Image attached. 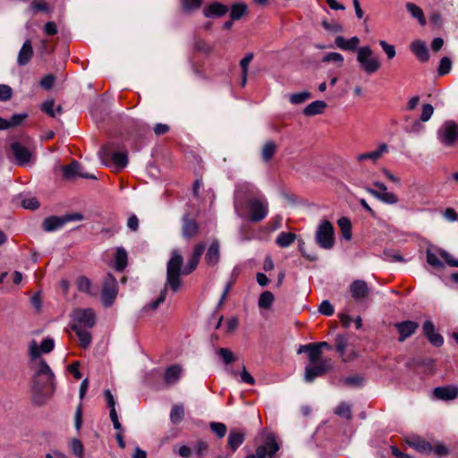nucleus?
<instances>
[{
    "label": "nucleus",
    "instance_id": "72a5a7b5",
    "mask_svg": "<svg viewBox=\"0 0 458 458\" xmlns=\"http://www.w3.org/2000/svg\"><path fill=\"white\" fill-rule=\"evenodd\" d=\"M182 373V368L178 365H173L166 369L165 372V381L168 385H174L178 382Z\"/></svg>",
    "mask_w": 458,
    "mask_h": 458
},
{
    "label": "nucleus",
    "instance_id": "9b49d317",
    "mask_svg": "<svg viewBox=\"0 0 458 458\" xmlns=\"http://www.w3.org/2000/svg\"><path fill=\"white\" fill-rule=\"evenodd\" d=\"M458 137V127L454 121H446L437 131V139L446 147L454 144Z\"/></svg>",
    "mask_w": 458,
    "mask_h": 458
},
{
    "label": "nucleus",
    "instance_id": "e433bc0d",
    "mask_svg": "<svg viewBox=\"0 0 458 458\" xmlns=\"http://www.w3.org/2000/svg\"><path fill=\"white\" fill-rule=\"evenodd\" d=\"M295 239V233L281 232L276 239V243L281 248H287L293 243Z\"/></svg>",
    "mask_w": 458,
    "mask_h": 458
},
{
    "label": "nucleus",
    "instance_id": "2f4dec72",
    "mask_svg": "<svg viewBox=\"0 0 458 458\" xmlns=\"http://www.w3.org/2000/svg\"><path fill=\"white\" fill-rule=\"evenodd\" d=\"M245 434L238 430H231L227 438V445L233 451L235 452L240 445L244 442Z\"/></svg>",
    "mask_w": 458,
    "mask_h": 458
},
{
    "label": "nucleus",
    "instance_id": "4c0bfd02",
    "mask_svg": "<svg viewBox=\"0 0 458 458\" xmlns=\"http://www.w3.org/2000/svg\"><path fill=\"white\" fill-rule=\"evenodd\" d=\"M127 251L123 247H118L114 256L115 268L118 271H123L127 266Z\"/></svg>",
    "mask_w": 458,
    "mask_h": 458
},
{
    "label": "nucleus",
    "instance_id": "7ed1b4c3",
    "mask_svg": "<svg viewBox=\"0 0 458 458\" xmlns=\"http://www.w3.org/2000/svg\"><path fill=\"white\" fill-rule=\"evenodd\" d=\"M357 62L367 74H373L381 67L379 58L374 55L369 46H364L358 49Z\"/></svg>",
    "mask_w": 458,
    "mask_h": 458
},
{
    "label": "nucleus",
    "instance_id": "6ab92c4d",
    "mask_svg": "<svg viewBox=\"0 0 458 458\" xmlns=\"http://www.w3.org/2000/svg\"><path fill=\"white\" fill-rule=\"evenodd\" d=\"M398 334V341L403 342L408 337L411 336L419 328V324L415 321L406 320L394 325Z\"/></svg>",
    "mask_w": 458,
    "mask_h": 458
},
{
    "label": "nucleus",
    "instance_id": "ddd939ff",
    "mask_svg": "<svg viewBox=\"0 0 458 458\" xmlns=\"http://www.w3.org/2000/svg\"><path fill=\"white\" fill-rule=\"evenodd\" d=\"M279 450V445L274 435H268L266 443L259 445L255 454L248 455L246 458H274Z\"/></svg>",
    "mask_w": 458,
    "mask_h": 458
},
{
    "label": "nucleus",
    "instance_id": "f3484780",
    "mask_svg": "<svg viewBox=\"0 0 458 458\" xmlns=\"http://www.w3.org/2000/svg\"><path fill=\"white\" fill-rule=\"evenodd\" d=\"M75 324L85 326L86 327H92L96 323L95 313L91 309H77L73 311L72 315Z\"/></svg>",
    "mask_w": 458,
    "mask_h": 458
},
{
    "label": "nucleus",
    "instance_id": "5fc2aeb1",
    "mask_svg": "<svg viewBox=\"0 0 458 458\" xmlns=\"http://www.w3.org/2000/svg\"><path fill=\"white\" fill-rule=\"evenodd\" d=\"M322 62L323 63L334 62V63H338L340 65H342L344 63V56L339 53L331 52V53H328L326 55H324Z\"/></svg>",
    "mask_w": 458,
    "mask_h": 458
},
{
    "label": "nucleus",
    "instance_id": "8fccbe9b",
    "mask_svg": "<svg viewBox=\"0 0 458 458\" xmlns=\"http://www.w3.org/2000/svg\"><path fill=\"white\" fill-rule=\"evenodd\" d=\"M21 205L25 209L35 210L39 207V202L35 197H25L21 199Z\"/></svg>",
    "mask_w": 458,
    "mask_h": 458
},
{
    "label": "nucleus",
    "instance_id": "7c9ffc66",
    "mask_svg": "<svg viewBox=\"0 0 458 458\" xmlns=\"http://www.w3.org/2000/svg\"><path fill=\"white\" fill-rule=\"evenodd\" d=\"M411 50L420 62H427L429 58L428 47L426 44L420 40L412 42Z\"/></svg>",
    "mask_w": 458,
    "mask_h": 458
},
{
    "label": "nucleus",
    "instance_id": "9d476101",
    "mask_svg": "<svg viewBox=\"0 0 458 458\" xmlns=\"http://www.w3.org/2000/svg\"><path fill=\"white\" fill-rule=\"evenodd\" d=\"M258 190L255 186L248 182H238L234 191V208L239 214L240 208L243 206L245 199L254 196Z\"/></svg>",
    "mask_w": 458,
    "mask_h": 458
},
{
    "label": "nucleus",
    "instance_id": "6e6d98bb",
    "mask_svg": "<svg viewBox=\"0 0 458 458\" xmlns=\"http://www.w3.org/2000/svg\"><path fill=\"white\" fill-rule=\"evenodd\" d=\"M434 113V107L430 104H424L422 106L421 114L420 117V122H428Z\"/></svg>",
    "mask_w": 458,
    "mask_h": 458
},
{
    "label": "nucleus",
    "instance_id": "09e8293b",
    "mask_svg": "<svg viewBox=\"0 0 458 458\" xmlns=\"http://www.w3.org/2000/svg\"><path fill=\"white\" fill-rule=\"evenodd\" d=\"M72 451L79 458H84V446L81 440L73 438L71 443Z\"/></svg>",
    "mask_w": 458,
    "mask_h": 458
},
{
    "label": "nucleus",
    "instance_id": "338daca9",
    "mask_svg": "<svg viewBox=\"0 0 458 458\" xmlns=\"http://www.w3.org/2000/svg\"><path fill=\"white\" fill-rule=\"evenodd\" d=\"M385 259L390 262H403L404 259L398 253L394 250H386L384 251Z\"/></svg>",
    "mask_w": 458,
    "mask_h": 458
},
{
    "label": "nucleus",
    "instance_id": "680f3d73",
    "mask_svg": "<svg viewBox=\"0 0 458 458\" xmlns=\"http://www.w3.org/2000/svg\"><path fill=\"white\" fill-rule=\"evenodd\" d=\"M318 311L323 315L331 316L334 314L335 310H334L333 305L330 303V301L327 300H325L319 305Z\"/></svg>",
    "mask_w": 458,
    "mask_h": 458
},
{
    "label": "nucleus",
    "instance_id": "f257e3e1",
    "mask_svg": "<svg viewBox=\"0 0 458 458\" xmlns=\"http://www.w3.org/2000/svg\"><path fill=\"white\" fill-rule=\"evenodd\" d=\"M205 249L206 244L203 242L194 244L192 252L189 256L187 263L183 267V257L181 251L178 249H174L171 251L170 259L166 264V279L164 288L156 300L142 308L141 312L145 313L148 310H156L160 304L165 301L168 288L174 293H176L182 285L181 276L190 275L197 268Z\"/></svg>",
    "mask_w": 458,
    "mask_h": 458
},
{
    "label": "nucleus",
    "instance_id": "aec40b11",
    "mask_svg": "<svg viewBox=\"0 0 458 458\" xmlns=\"http://www.w3.org/2000/svg\"><path fill=\"white\" fill-rule=\"evenodd\" d=\"M368 284L363 280H354L350 284V293L356 301L365 300L369 294Z\"/></svg>",
    "mask_w": 458,
    "mask_h": 458
},
{
    "label": "nucleus",
    "instance_id": "f03ea898",
    "mask_svg": "<svg viewBox=\"0 0 458 458\" xmlns=\"http://www.w3.org/2000/svg\"><path fill=\"white\" fill-rule=\"evenodd\" d=\"M55 387V374L46 360L40 359L32 377V391L36 394H52Z\"/></svg>",
    "mask_w": 458,
    "mask_h": 458
},
{
    "label": "nucleus",
    "instance_id": "473e14b6",
    "mask_svg": "<svg viewBox=\"0 0 458 458\" xmlns=\"http://www.w3.org/2000/svg\"><path fill=\"white\" fill-rule=\"evenodd\" d=\"M327 107V103L323 100H316L309 104L304 109L303 114L306 116H313L322 114Z\"/></svg>",
    "mask_w": 458,
    "mask_h": 458
},
{
    "label": "nucleus",
    "instance_id": "6e6552de",
    "mask_svg": "<svg viewBox=\"0 0 458 458\" xmlns=\"http://www.w3.org/2000/svg\"><path fill=\"white\" fill-rule=\"evenodd\" d=\"M83 216L81 213L65 214L63 216H51L44 219L42 227L46 232H53L62 228L66 223L81 221Z\"/></svg>",
    "mask_w": 458,
    "mask_h": 458
},
{
    "label": "nucleus",
    "instance_id": "412c9836",
    "mask_svg": "<svg viewBox=\"0 0 458 458\" xmlns=\"http://www.w3.org/2000/svg\"><path fill=\"white\" fill-rule=\"evenodd\" d=\"M388 152V145L386 143H381L377 147V149L361 153L357 156V161L363 162L365 160H370L372 163H376L385 154Z\"/></svg>",
    "mask_w": 458,
    "mask_h": 458
},
{
    "label": "nucleus",
    "instance_id": "20e7f679",
    "mask_svg": "<svg viewBox=\"0 0 458 458\" xmlns=\"http://www.w3.org/2000/svg\"><path fill=\"white\" fill-rule=\"evenodd\" d=\"M315 242L322 249L330 250L335 244V229L331 222L323 220L318 225L316 233Z\"/></svg>",
    "mask_w": 458,
    "mask_h": 458
},
{
    "label": "nucleus",
    "instance_id": "e2e57ef3",
    "mask_svg": "<svg viewBox=\"0 0 458 458\" xmlns=\"http://www.w3.org/2000/svg\"><path fill=\"white\" fill-rule=\"evenodd\" d=\"M13 96V89L10 86L0 84V101H7Z\"/></svg>",
    "mask_w": 458,
    "mask_h": 458
},
{
    "label": "nucleus",
    "instance_id": "37998d69",
    "mask_svg": "<svg viewBox=\"0 0 458 458\" xmlns=\"http://www.w3.org/2000/svg\"><path fill=\"white\" fill-rule=\"evenodd\" d=\"M275 301L274 294L269 291L263 292L259 299V307L261 309H269Z\"/></svg>",
    "mask_w": 458,
    "mask_h": 458
},
{
    "label": "nucleus",
    "instance_id": "0e129e2a",
    "mask_svg": "<svg viewBox=\"0 0 458 458\" xmlns=\"http://www.w3.org/2000/svg\"><path fill=\"white\" fill-rule=\"evenodd\" d=\"M344 383L350 386H360L363 383V377L359 375L351 376L345 377Z\"/></svg>",
    "mask_w": 458,
    "mask_h": 458
},
{
    "label": "nucleus",
    "instance_id": "a18cd8bd",
    "mask_svg": "<svg viewBox=\"0 0 458 458\" xmlns=\"http://www.w3.org/2000/svg\"><path fill=\"white\" fill-rule=\"evenodd\" d=\"M323 28L331 33H339L344 31V27L338 21H327L326 20L321 22Z\"/></svg>",
    "mask_w": 458,
    "mask_h": 458
},
{
    "label": "nucleus",
    "instance_id": "49530a36",
    "mask_svg": "<svg viewBox=\"0 0 458 458\" xmlns=\"http://www.w3.org/2000/svg\"><path fill=\"white\" fill-rule=\"evenodd\" d=\"M335 414L345 418L346 420L352 419V410L351 406L346 403H340L335 409Z\"/></svg>",
    "mask_w": 458,
    "mask_h": 458
},
{
    "label": "nucleus",
    "instance_id": "f704fd0d",
    "mask_svg": "<svg viewBox=\"0 0 458 458\" xmlns=\"http://www.w3.org/2000/svg\"><path fill=\"white\" fill-rule=\"evenodd\" d=\"M409 445L416 451L422 454H430L432 452V445L429 442L416 437L408 442Z\"/></svg>",
    "mask_w": 458,
    "mask_h": 458
},
{
    "label": "nucleus",
    "instance_id": "c756f323",
    "mask_svg": "<svg viewBox=\"0 0 458 458\" xmlns=\"http://www.w3.org/2000/svg\"><path fill=\"white\" fill-rule=\"evenodd\" d=\"M71 329L75 332L76 335L79 338L80 345L87 349L92 341V336L89 331L83 329L80 325L78 324H72L71 326Z\"/></svg>",
    "mask_w": 458,
    "mask_h": 458
},
{
    "label": "nucleus",
    "instance_id": "423d86ee",
    "mask_svg": "<svg viewBox=\"0 0 458 458\" xmlns=\"http://www.w3.org/2000/svg\"><path fill=\"white\" fill-rule=\"evenodd\" d=\"M426 256L428 264L435 268H444L445 267L439 257L442 258L449 267H458V259H454L451 254L443 249H428L426 251Z\"/></svg>",
    "mask_w": 458,
    "mask_h": 458
},
{
    "label": "nucleus",
    "instance_id": "0eeeda50",
    "mask_svg": "<svg viewBox=\"0 0 458 458\" xmlns=\"http://www.w3.org/2000/svg\"><path fill=\"white\" fill-rule=\"evenodd\" d=\"M118 294V284L114 276L107 274L103 280V286L101 292V302L108 308L111 307Z\"/></svg>",
    "mask_w": 458,
    "mask_h": 458
},
{
    "label": "nucleus",
    "instance_id": "b1692460",
    "mask_svg": "<svg viewBox=\"0 0 458 458\" xmlns=\"http://www.w3.org/2000/svg\"><path fill=\"white\" fill-rule=\"evenodd\" d=\"M34 54L30 39H27L18 53L17 64L20 66H25L29 64Z\"/></svg>",
    "mask_w": 458,
    "mask_h": 458
},
{
    "label": "nucleus",
    "instance_id": "3c124183",
    "mask_svg": "<svg viewBox=\"0 0 458 458\" xmlns=\"http://www.w3.org/2000/svg\"><path fill=\"white\" fill-rule=\"evenodd\" d=\"M451 68H452L451 59L449 57L445 56L440 60L438 70H437L438 74L441 76L445 75L450 72Z\"/></svg>",
    "mask_w": 458,
    "mask_h": 458
},
{
    "label": "nucleus",
    "instance_id": "a211bd4d",
    "mask_svg": "<svg viewBox=\"0 0 458 458\" xmlns=\"http://www.w3.org/2000/svg\"><path fill=\"white\" fill-rule=\"evenodd\" d=\"M11 149L18 165H24L30 162L31 152L20 142L12 143Z\"/></svg>",
    "mask_w": 458,
    "mask_h": 458
},
{
    "label": "nucleus",
    "instance_id": "79ce46f5",
    "mask_svg": "<svg viewBox=\"0 0 458 458\" xmlns=\"http://www.w3.org/2000/svg\"><path fill=\"white\" fill-rule=\"evenodd\" d=\"M337 224L342 231L343 237L347 241H350L352 238V224L349 218L341 217Z\"/></svg>",
    "mask_w": 458,
    "mask_h": 458
},
{
    "label": "nucleus",
    "instance_id": "bf43d9fd",
    "mask_svg": "<svg viewBox=\"0 0 458 458\" xmlns=\"http://www.w3.org/2000/svg\"><path fill=\"white\" fill-rule=\"evenodd\" d=\"M218 354L225 364H229L235 360L233 353L226 348H220L218 350Z\"/></svg>",
    "mask_w": 458,
    "mask_h": 458
},
{
    "label": "nucleus",
    "instance_id": "4d7b16f0",
    "mask_svg": "<svg viewBox=\"0 0 458 458\" xmlns=\"http://www.w3.org/2000/svg\"><path fill=\"white\" fill-rule=\"evenodd\" d=\"M348 345L347 338L343 335H337L335 338L336 351L343 356Z\"/></svg>",
    "mask_w": 458,
    "mask_h": 458
},
{
    "label": "nucleus",
    "instance_id": "c85d7f7f",
    "mask_svg": "<svg viewBox=\"0 0 458 458\" xmlns=\"http://www.w3.org/2000/svg\"><path fill=\"white\" fill-rule=\"evenodd\" d=\"M78 291L84 293L89 296L96 297L98 295V287L93 286L90 280L86 276H80L76 281Z\"/></svg>",
    "mask_w": 458,
    "mask_h": 458
},
{
    "label": "nucleus",
    "instance_id": "603ef678",
    "mask_svg": "<svg viewBox=\"0 0 458 458\" xmlns=\"http://www.w3.org/2000/svg\"><path fill=\"white\" fill-rule=\"evenodd\" d=\"M27 116L28 114L26 113L12 115L11 118L7 120L8 129L20 125Z\"/></svg>",
    "mask_w": 458,
    "mask_h": 458
},
{
    "label": "nucleus",
    "instance_id": "4468645a",
    "mask_svg": "<svg viewBox=\"0 0 458 458\" xmlns=\"http://www.w3.org/2000/svg\"><path fill=\"white\" fill-rule=\"evenodd\" d=\"M55 348V341L53 338L47 337L42 340L40 346H38L36 340L30 341L29 344V356L30 360L38 359L41 353H49Z\"/></svg>",
    "mask_w": 458,
    "mask_h": 458
},
{
    "label": "nucleus",
    "instance_id": "2eb2a0df",
    "mask_svg": "<svg viewBox=\"0 0 458 458\" xmlns=\"http://www.w3.org/2000/svg\"><path fill=\"white\" fill-rule=\"evenodd\" d=\"M199 232V223L191 218L189 213L184 214L182 218V236L186 240H191L198 236Z\"/></svg>",
    "mask_w": 458,
    "mask_h": 458
},
{
    "label": "nucleus",
    "instance_id": "774afa93",
    "mask_svg": "<svg viewBox=\"0 0 458 458\" xmlns=\"http://www.w3.org/2000/svg\"><path fill=\"white\" fill-rule=\"evenodd\" d=\"M432 451H434L437 456H445L449 454L448 447L442 443H437L432 446Z\"/></svg>",
    "mask_w": 458,
    "mask_h": 458
},
{
    "label": "nucleus",
    "instance_id": "864d4df0",
    "mask_svg": "<svg viewBox=\"0 0 458 458\" xmlns=\"http://www.w3.org/2000/svg\"><path fill=\"white\" fill-rule=\"evenodd\" d=\"M210 428L218 437L222 438L226 434V426L221 422H211Z\"/></svg>",
    "mask_w": 458,
    "mask_h": 458
},
{
    "label": "nucleus",
    "instance_id": "393cba45",
    "mask_svg": "<svg viewBox=\"0 0 458 458\" xmlns=\"http://www.w3.org/2000/svg\"><path fill=\"white\" fill-rule=\"evenodd\" d=\"M307 352L309 356L310 364L318 363L322 357V351L314 343L301 345L298 353Z\"/></svg>",
    "mask_w": 458,
    "mask_h": 458
},
{
    "label": "nucleus",
    "instance_id": "a19ab883",
    "mask_svg": "<svg viewBox=\"0 0 458 458\" xmlns=\"http://www.w3.org/2000/svg\"><path fill=\"white\" fill-rule=\"evenodd\" d=\"M276 150V145L273 140L267 141L261 149V157L265 162L272 159Z\"/></svg>",
    "mask_w": 458,
    "mask_h": 458
},
{
    "label": "nucleus",
    "instance_id": "1a4fd4ad",
    "mask_svg": "<svg viewBox=\"0 0 458 458\" xmlns=\"http://www.w3.org/2000/svg\"><path fill=\"white\" fill-rule=\"evenodd\" d=\"M248 208L250 210V220L252 222H259L267 216L268 204L264 197L250 198Z\"/></svg>",
    "mask_w": 458,
    "mask_h": 458
},
{
    "label": "nucleus",
    "instance_id": "5701e85b",
    "mask_svg": "<svg viewBox=\"0 0 458 458\" xmlns=\"http://www.w3.org/2000/svg\"><path fill=\"white\" fill-rule=\"evenodd\" d=\"M433 394L437 399L450 401L458 396V387L453 386H438L434 389Z\"/></svg>",
    "mask_w": 458,
    "mask_h": 458
},
{
    "label": "nucleus",
    "instance_id": "cd10ccee",
    "mask_svg": "<svg viewBox=\"0 0 458 458\" xmlns=\"http://www.w3.org/2000/svg\"><path fill=\"white\" fill-rule=\"evenodd\" d=\"M228 12V7L221 3L215 2L203 10V13L207 18L222 17Z\"/></svg>",
    "mask_w": 458,
    "mask_h": 458
},
{
    "label": "nucleus",
    "instance_id": "bb28decb",
    "mask_svg": "<svg viewBox=\"0 0 458 458\" xmlns=\"http://www.w3.org/2000/svg\"><path fill=\"white\" fill-rule=\"evenodd\" d=\"M365 190L371 196H373L377 199H378L386 204L394 205L399 201L398 197L393 192H389V191L380 192V191H377L376 189H373L370 187H366Z\"/></svg>",
    "mask_w": 458,
    "mask_h": 458
},
{
    "label": "nucleus",
    "instance_id": "de8ad7c7",
    "mask_svg": "<svg viewBox=\"0 0 458 458\" xmlns=\"http://www.w3.org/2000/svg\"><path fill=\"white\" fill-rule=\"evenodd\" d=\"M182 9L186 13L192 12L200 7L202 0H181Z\"/></svg>",
    "mask_w": 458,
    "mask_h": 458
},
{
    "label": "nucleus",
    "instance_id": "f8f14e48",
    "mask_svg": "<svg viewBox=\"0 0 458 458\" xmlns=\"http://www.w3.org/2000/svg\"><path fill=\"white\" fill-rule=\"evenodd\" d=\"M332 369L330 359H325L318 363L309 364L305 368L304 380L308 383L314 381L318 377L325 375Z\"/></svg>",
    "mask_w": 458,
    "mask_h": 458
},
{
    "label": "nucleus",
    "instance_id": "052dcab7",
    "mask_svg": "<svg viewBox=\"0 0 458 458\" xmlns=\"http://www.w3.org/2000/svg\"><path fill=\"white\" fill-rule=\"evenodd\" d=\"M194 48L195 50L205 54H208L213 50V47L203 39H198L195 42Z\"/></svg>",
    "mask_w": 458,
    "mask_h": 458
},
{
    "label": "nucleus",
    "instance_id": "13d9d810",
    "mask_svg": "<svg viewBox=\"0 0 458 458\" xmlns=\"http://www.w3.org/2000/svg\"><path fill=\"white\" fill-rule=\"evenodd\" d=\"M379 45L386 53L388 59H393L395 56L396 52L394 46L388 44L385 40H380Z\"/></svg>",
    "mask_w": 458,
    "mask_h": 458
},
{
    "label": "nucleus",
    "instance_id": "c03bdc74",
    "mask_svg": "<svg viewBox=\"0 0 458 458\" xmlns=\"http://www.w3.org/2000/svg\"><path fill=\"white\" fill-rule=\"evenodd\" d=\"M311 98V94L309 91H301L298 93L292 94L289 97V100L293 105H300L304 103L306 100Z\"/></svg>",
    "mask_w": 458,
    "mask_h": 458
},
{
    "label": "nucleus",
    "instance_id": "a878e982",
    "mask_svg": "<svg viewBox=\"0 0 458 458\" xmlns=\"http://www.w3.org/2000/svg\"><path fill=\"white\" fill-rule=\"evenodd\" d=\"M335 46L344 51H356L358 53V45L360 44V38L357 36L345 39L342 36H338L335 39Z\"/></svg>",
    "mask_w": 458,
    "mask_h": 458
},
{
    "label": "nucleus",
    "instance_id": "69168bd1",
    "mask_svg": "<svg viewBox=\"0 0 458 458\" xmlns=\"http://www.w3.org/2000/svg\"><path fill=\"white\" fill-rule=\"evenodd\" d=\"M41 110L51 117L55 116V101L47 100L42 104Z\"/></svg>",
    "mask_w": 458,
    "mask_h": 458
},
{
    "label": "nucleus",
    "instance_id": "dca6fc26",
    "mask_svg": "<svg viewBox=\"0 0 458 458\" xmlns=\"http://www.w3.org/2000/svg\"><path fill=\"white\" fill-rule=\"evenodd\" d=\"M63 175L66 180H74L77 177L87 179H97V176L91 174L83 173L79 162L72 161L71 164L63 166Z\"/></svg>",
    "mask_w": 458,
    "mask_h": 458
},
{
    "label": "nucleus",
    "instance_id": "58836bf2",
    "mask_svg": "<svg viewBox=\"0 0 458 458\" xmlns=\"http://www.w3.org/2000/svg\"><path fill=\"white\" fill-rule=\"evenodd\" d=\"M184 418V407L182 404H174L170 412V420L174 425H178Z\"/></svg>",
    "mask_w": 458,
    "mask_h": 458
},
{
    "label": "nucleus",
    "instance_id": "4be33fe9",
    "mask_svg": "<svg viewBox=\"0 0 458 458\" xmlns=\"http://www.w3.org/2000/svg\"><path fill=\"white\" fill-rule=\"evenodd\" d=\"M220 243L217 239H214L208 248L205 255V261L210 267H215L220 260Z\"/></svg>",
    "mask_w": 458,
    "mask_h": 458
},
{
    "label": "nucleus",
    "instance_id": "39448f33",
    "mask_svg": "<svg viewBox=\"0 0 458 458\" xmlns=\"http://www.w3.org/2000/svg\"><path fill=\"white\" fill-rule=\"evenodd\" d=\"M98 157L106 165H113L115 169L124 168L128 164V155L126 151H116L111 154L109 146H103L98 151Z\"/></svg>",
    "mask_w": 458,
    "mask_h": 458
},
{
    "label": "nucleus",
    "instance_id": "c9c22d12",
    "mask_svg": "<svg viewBox=\"0 0 458 458\" xmlns=\"http://www.w3.org/2000/svg\"><path fill=\"white\" fill-rule=\"evenodd\" d=\"M405 6H406V10L408 11V13L413 18H415L420 25L423 26L426 24V18L424 16V13L420 7H419L418 5H416L415 4H412V3H407Z\"/></svg>",
    "mask_w": 458,
    "mask_h": 458
},
{
    "label": "nucleus",
    "instance_id": "ea45409f",
    "mask_svg": "<svg viewBox=\"0 0 458 458\" xmlns=\"http://www.w3.org/2000/svg\"><path fill=\"white\" fill-rule=\"evenodd\" d=\"M247 12V5L243 3H236L231 6L230 18L232 21L240 20Z\"/></svg>",
    "mask_w": 458,
    "mask_h": 458
}]
</instances>
